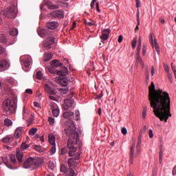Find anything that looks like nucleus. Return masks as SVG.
I'll return each mask as SVG.
<instances>
[{
	"mask_svg": "<svg viewBox=\"0 0 176 176\" xmlns=\"http://www.w3.org/2000/svg\"><path fill=\"white\" fill-rule=\"evenodd\" d=\"M122 41H123V36L120 35L118 39V43H122Z\"/></svg>",
	"mask_w": 176,
	"mask_h": 176,
	"instance_id": "4d7b16f0",
	"label": "nucleus"
},
{
	"mask_svg": "<svg viewBox=\"0 0 176 176\" xmlns=\"http://www.w3.org/2000/svg\"><path fill=\"white\" fill-rule=\"evenodd\" d=\"M4 124H5V126H6L7 127H9V126H12V124H13V122H12L11 120L6 119V120H4Z\"/></svg>",
	"mask_w": 176,
	"mask_h": 176,
	"instance_id": "c85d7f7f",
	"label": "nucleus"
},
{
	"mask_svg": "<svg viewBox=\"0 0 176 176\" xmlns=\"http://www.w3.org/2000/svg\"><path fill=\"white\" fill-rule=\"evenodd\" d=\"M16 156V159H17L18 162L19 163H21V162H23V157L24 156V155L23 154V152L17 151Z\"/></svg>",
	"mask_w": 176,
	"mask_h": 176,
	"instance_id": "b1692460",
	"label": "nucleus"
},
{
	"mask_svg": "<svg viewBox=\"0 0 176 176\" xmlns=\"http://www.w3.org/2000/svg\"><path fill=\"white\" fill-rule=\"evenodd\" d=\"M36 76L37 79H39V80H41V79H42V78H43V74H42V72H41V71L37 72Z\"/></svg>",
	"mask_w": 176,
	"mask_h": 176,
	"instance_id": "4c0bfd02",
	"label": "nucleus"
},
{
	"mask_svg": "<svg viewBox=\"0 0 176 176\" xmlns=\"http://www.w3.org/2000/svg\"><path fill=\"white\" fill-rule=\"evenodd\" d=\"M60 90L62 94H67V93H68V89H60Z\"/></svg>",
	"mask_w": 176,
	"mask_h": 176,
	"instance_id": "6e6d98bb",
	"label": "nucleus"
},
{
	"mask_svg": "<svg viewBox=\"0 0 176 176\" xmlns=\"http://www.w3.org/2000/svg\"><path fill=\"white\" fill-rule=\"evenodd\" d=\"M52 58H53V54L52 53H45L44 54V58H43V61H50V60H52Z\"/></svg>",
	"mask_w": 176,
	"mask_h": 176,
	"instance_id": "5701e85b",
	"label": "nucleus"
},
{
	"mask_svg": "<svg viewBox=\"0 0 176 176\" xmlns=\"http://www.w3.org/2000/svg\"><path fill=\"white\" fill-rule=\"evenodd\" d=\"M167 74V76H168V80L170 83H173V77H172V75H171V73H170V72H168Z\"/></svg>",
	"mask_w": 176,
	"mask_h": 176,
	"instance_id": "37998d69",
	"label": "nucleus"
},
{
	"mask_svg": "<svg viewBox=\"0 0 176 176\" xmlns=\"http://www.w3.org/2000/svg\"><path fill=\"white\" fill-rule=\"evenodd\" d=\"M146 53V47H145V45L143 46V48H142V54L143 56H145Z\"/></svg>",
	"mask_w": 176,
	"mask_h": 176,
	"instance_id": "680f3d73",
	"label": "nucleus"
},
{
	"mask_svg": "<svg viewBox=\"0 0 176 176\" xmlns=\"http://www.w3.org/2000/svg\"><path fill=\"white\" fill-rule=\"evenodd\" d=\"M65 153H67V148H62L60 150V154L61 155H65Z\"/></svg>",
	"mask_w": 176,
	"mask_h": 176,
	"instance_id": "bf43d9fd",
	"label": "nucleus"
},
{
	"mask_svg": "<svg viewBox=\"0 0 176 176\" xmlns=\"http://www.w3.org/2000/svg\"><path fill=\"white\" fill-rule=\"evenodd\" d=\"M164 68L166 73L170 72V68L168 67V65H167L166 64H164Z\"/></svg>",
	"mask_w": 176,
	"mask_h": 176,
	"instance_id": "603ef678",
	"label": "nucleus"
},
{
	"mask_svg": "<svg viewBox=\"0 0 176 176\" xmlns=\"http://www.w3.org/2000/svg\"><path fill=\"white\" fill-rule=\"evenodd\" d=\"M134 148H135V143H133L131 146L130 157H129V162L131 164H133V162L134 161Z\"/></svg>",
	"mask_w": 176,
	"mask_h": 176,
	"instance_id": "a211bd4d",
	"label": "nucleus"
},
{
	"mask_svg": "<svg viewBox=\"0 0 176 176\" xmlns=\"http://www.w3.org/2000/svg\"><path fill=\"white\" fill-rule=\"evenodd\" d=\"M57 75L59 76H65L67 74H68V68L66 67H62L61 70H57L56 72Z\"/></svg>",
	"mask_w": 176,
	"mask_h": 176,
	"instance_id": "6ab92c4d",
	"label": "nucleus"
},
{
	"mask_svg": "<svg viewBox=\"0 0 176 176\" xmlns=\"http://www.w3.org/2000/svg\"><path fill=\"white\" fill-rule=\"evenodd\" d=\"M148 100L153 109L154 115L161 122H167L168 118H171V99L170 95L162 89L155 90V84L151 82L148 87Z\"/></svg>",
	"mask_w": 176,
	"mask_h": 176,
	"instance_id": "f257e3e1",
	"label": "nucleus"
},
{
	"mask_svg": "<svg viewBox=\"0 0 176 176\" xmlns=\"http://www.w3.org/2000/svg\"><path fill=\"white\" fill-rule=\"evenodd\" d=\"M12 140H13V138L6 137L3 138V142H4V144H10V142H12Z\"/></svg>",
	"mask_w": 176,
	"mask_h": 176,
	"instance_id": "c756f323",
	"label": "nucleus"
},
{
	"mask_svg": "<svg viewBox=\"0 0 176 176\" xmlns=\"http://www.w3.org/2000/svg\"><path fill=\"white\" fill-rule=\"evenodd\" d=\"M16 105L14 99L7 98L3 102V109L9 115H13L16 112Z\"/></svg>",
	"mask_w": 176,
	"mask_h": 176,
	"instance_id": "20e7f679",
	"label": "nucleus"
},
{
	"mask_svg": "<svg viewBox=\"0 0 176 176\" xmlns=\"http://www.w3.org/2000/svg\"><path fill=\"white\" fill-rule=\"evenodd\" d=\"M121 133L123 135H126V134H127V129L125 127H123L121 130Z\"/></svg>",
	"mask_w": 176,
	"mask_h": 176,
	"instance_id": "864d4df0",
	"label": "nucleus"
},
{
	"mask_svg": "<svg viewBox=\"0 0 176 176\" xmlns=\"http://www.w3.org/2000/svg\"><path fill=\"white\" fill-rule=\"evenodd\" d=\"M61 80V83H63V86H67L68 85V79L65 78V76H63V78H60Z\"/></svg>",
	"mask_w": 176,
	"mask_h": 176,
	"instance_id": "473e14b6",
	"label": "nucleus"
},
{
	"mask_svg": "<svg viewBox=\"0 0 176 176\" xmlns=\"http://www.w3.org/2000/svg\"><path fill=\"white\" fill-rule=\"evenodd\" d=\"M19 34V32L17 31V29H11L10 30V34L12 35V36H16Z\"/></svg>",
	"mask_w": 176,
	"mask_h": 176,
	"instance_id": "2f4dec72",
	"label": "nucleus"
},
{
	"mask_svg": "<svg viewBox=\"0 0 176 176\" xmlns=\"http://www.w3.org/2000/svg\"><path fill=\"white\" fill-rule=\"evenodd\" d=\"M21 148L23 150H25L27 148H30V144H27L25 142H23L21 144Z\"/></svg>",
	"mask_w": 176,
	"mask_h": 176,
	"instance_id": "a19ab883",
	"label": "nucleus"
},
{
	"mask_svg": "<svg viewBox=\"0 0 176 176\" xmlns=\"http://www.w3.org/2000/svg\"><path fill=\"white\" fill-rule=\"evenodd\" d=\"M25 93H27V94H32V89H28L25 90Z\"/></svg>",
	"mask_w": 176,
	"mask_h": 176,
	"instance_id": "0e129e2a",
	"label": "nucleus"
},
{
	"mask_svg": "<svg viewBox=\"0 0 176 176\" xmlns=\"http://www.w3.org/2000/svg\"><path fill=\"white\" fill-rule=\"evenodd\" d=\"M75 115H76V116H75V120H80V114H79V111H76V113H75Z\"/></svg>",
	"mask_w": 176,
	"mask_h": 176,
	"instance_id": "8fccbe9b",
	"label": "nucleus"
},
{
	"mask_svg": "<svg viewBox=\"0 0 176 176\" xmlns=\"http://www.w3.org/2000/svg\"><path fill=\"white\" fill-rule=\"evenodd\" d=\"M48 122L50 123V124H51L52 126H53V124H54V118L50 117L48 118Z\"/></svg>",
	"mask_w": 176,
	"mask_h": 176,
	"instance_id": "09e8293b",
	"label": "nucleus"
},
{
	"mask_svg": "<svg viewBox=\"0 0 176 176\" xmlns=\"http://www.w3.org/2000/svg\"><path fill=\"white\" fill-rule=\"evenodd\" d=\"M148 135L149 138H153V131H152V129H150L148 131Z\"/></svg>",
	"mask_w": 176,
	"mask_h": 176,
	"instance_id": "5fc2aeb1",
	"label": "nucleus"
},
{
	"mask_svg": "<svg viewBox=\"0 0 176 176\" xmlns=\"http://www.w3.org/2000/svg\"><path fill=\"white\" fill-rule=\"evenodd\" d=\"M38 33L39 36L41 38H46V36H49L50 35L51 32L49 29H38Z\"/></svg>",
	"mask_w": 176,
	"mask_h": 176,
	"instance_id": "9b49d317",
	"label": "nucleus"
},
{
	"mask_svg": "<svg viewBox=\"0 0 176 176\" xmlns=\"http://www.w3.org/2000/svg\"><path fill=\"white\" fill-rule=\"evenodd\" d=\"M0 43H3V45H5V43H6V36H5L4 34L0 36Z\"/></svg>",
	"mask_w": 176,
	"mask_h": 176,
	"instance_id": "72a5a7b5",
	"label": "nucleus"
},
{
	"mask_svg": "<svg viewBox=\"0 0 176 176\" xmlns=\"http://www.w3.org/2000/svg\"><path fill=\"white\" fill-rule=\"evenodd\" d=\"M42 163H43V160H42V158L29 157L23 163V167L24 168H31V170H36V168H39V167L42 166Z\"/></svg>",
	"mask_w": 176,
	"mask_h": 176,
	"instance_id": "7ed1b4c3",
	"label": "nucleus"
},
{
	"mask_svg": "<svg viewBox=\"0 0 176 176\" xmlns=\"http://www.w3.org/2000/svg\"><path fill=\"white\" fill-rule=\"evenodd\" d=\"M48 141L51 145H56V138L53 134H50L48 135Z\"/></svg>",
	"mask_w": 176,
	"mask_h": 176,
	"instance_id": "4be33fe9",
	"label": "nucleus"
},
{
	"mask_svg": "<svg viewBox=\"0 0 176 176\" xmlns=\"http://www.w3.org/2000/svg\"><path fill=\"white\" fill-rule=\"evenodd\" d=\"M136 61L137 63H140L142 67H144V62L142 61V59L141 58V57H140V55L136 56Z\"/></svg>",
	"mask_w": 176,
	"mask_h": 176,
	"instance_id": "e433bc0d",
	"label": "nucleus"
},
{
	"mask_svg": "<svg viewBox=\"0 0 176 176\" xmlns=\"http://www.w3.org/2000/svg\"><path fill=\"white\" fill-rule=\"evenodd\" d=\"M44 87L46 93H47V94L50 95L49 96L50 100H52V101H56V98L54 96H56V90L53 89L52 86H50V85L49 84H45L44 85Z\"/></svg>",
	"mask_w": 176,
	"mask_h": 176,
	"instance_id": "423d86ee",
	"label": "nucleus"
},
{
	"mask_svg": "<svg viewBox=\"0 0 176 176\" xmlns=\"http://www.w3.org/2000/svg\"><path fill=\"white\" fill-rule=\"evenodd\" d=\"M22 113H23V118H27V116H28V113L27 112V110L25 109V107H23Z\"/></svg>",
	"mask_w": 176,
	"mask_h": 176,
	"instance_id": "49530a36",
	"label": "nucleus"
},
{
	"mask_svg": "<svg viewBox=\"0 0 176 176\" xmlns=\"http://www.w3.org/2000/svg\"><path fill=\"white\" fill-rule=\"evenodd\" d=\"M23 131H24V129L21 126H19L16 129L14 134V138H20L21 137V135L23 134Z\"/></svg>",
	"mask_w": 176,
	"mask_h": 176,
	"instance_id": "dca6fc26",
	"label": "nucleus"
},
{
	"mask_svg": "<svg viewBox=\"0 0 176 176\" xmlns=\"http://www.w3.org/2000/svg\"><path fill=\"white\" fill-rule=\"evenodd\" d=\"M52 113L55 118H57L60 115V110L58 109H53Z\"/></svg>",
	"mask_w": 176,
	"mask_h": 176,
	"instance_id": "7c9ffc66",
	"label": "nucleus"
},
{
	"mask_svg": "<svg viewBox=\"0 0 176 176\" xmlns=\"http://www.w3.org/2000/svg\"><path fill=\"white\" fill-rule=\"evenodd\" d=\"M64 102L66 107H68V108H71V107L74 105V100L71 99H65Z\"/></svg>",
	"mask_w": 176,
	"mask_h": 176,
	"instance_id": "a878e982",
	"label": "nucleus"
},
{
	"mask_svg": "<svg viewBox=\"0 0 176 176\" xmlns=\"http://www.w3.org/2000/svg\"><path fill=\"white\" fill-rule=\"evenodd\" d=\"M64 133L67 137L69 138L67 146L69 150V156H74L73 158L74 160H79L80 154L77 153L75 155V153L76 152V147H75V145H77L78 141H79V133L76 132V127H75V122H74V121H69V125L67 129H65Z\"/></svg>",
	"mask_w": 176,
	"mask_h": 176,
	"instance_id": "f03ea898",
	"label": "nucleus"
},
{
	"mask_svg": "<svg viewBox=\"0 0 176 176\" xmlns=\"http://www.w3.org/2000/svg\"><path fill=\"white\" fill-rule=\"evenodd\" d=\"M76 162H75V159L74 158H69L68 160V166L69 168L72 167V166H76Z\"/></svg>",
	"mask_w": 176,
	"mask_h": 176,
	"instance_id": "cd10ccee",
	"label": "nucleus"
},
{
	"mask_svg": "<svg viewBox=\"0 0 176 176\" xmlns=\"http://www.w3.org/2000/svg\"><path fill=\"white\" fill-rule=\"evenodd\" d=\"M137 21H138V25H140V12L137 13Z\"/></svg>",
	"mask_w": 176,
	"mask_h": 176,
	"instance_id": "69168bd1",
	"label": "nucleus"
},
{
	"mask_svg": "<svg viewBox=\"0 0 176 176\" xmlns=\"http://www.w3.org/2000/svg\"><path fill=\"white\" fill-rule=\"evenodd\" d=\"M109 34H111V31L109 29H105L102 31V35L100 36V39L102 41H107L108 38H109Z\"/></svg>",
	"mask_w": 176,
	"mask_h": 176,
	"instance_id": "4468645a",
	"label": "nucleus"
},
{
	"mask_svg": "<svg viewBox=\"0 0 176 176\" xmlns=\"http://www.w3.org/2000/svg\"><path fill=\"white\" fill-rule=\"evenodd\" d=\"M96 2H97V0H92V1L91 2V9H94V5H95Z\"/></svg>",
	"mask_w": 176,
	"mask_h": 176,
	"instance_id": "13d9d810",
	"label": "nucleus"
},
{
	"mask_svg": "<svg viewBox=\"0 0 176 176\" xmlns=\"http://www.w3.org/2000/svg\"><path fill=\"white\" fill-rule=\"evenodd\" d=\"M146 131V125H144L143 128L140 129L139 135H140V137H142V135L145 134Z\"/></svg>",
	"mask_w": 176,
	"mask_h": 176,
	"instance_id": "c9c22d12",
	"label": "nucleus"
},
{
	"mask_svg": "<svg viewBox=\"0 0 176 176\" xmlns=\"http://www.w3.org/2000/svg\"><path fill=\"white\" fill-rule=\"evenodd\" d=\"M54 43V37H49L45 40V42L43 43V47L46 50H50L52 49V45Z\"/></svg>",
	"mask_w": 176,
	"mask_h": 176,
	"instance_id": "6e6552de",
	"label": "nucleus"
},
{
	"mask_svg": "<svg viewBox=\"0 0 176 176\" xmlns=\"http://www.w3.org/2000/svg\"><path fill=\"white\" fill-rule=\"evenodd\" d=\"M14 9L15 8L13 6L7 8L1 12V14H3V16L7 17V19H14V17H16Z\"/></svg>",
	"mask_w": 176,
	"mask_h": 176,
	"instance_id": "39448f33",
	"label": "nucleus"
},
{
	"mask_svg": "<svg viewBox=\"0 0 176 176\" xmlns=\"http://www.w3.org/2000/svg\"><path fill=\"white\" fill-rule=\"evenodd\" d=\"M84 24L88 27H91L93 25L94 27H97V23H96V21H92V22H89L87 20H84Z\"/></svg>",
	"mask_w": 176,
	"mask_h": 176,
	"instance_id": "bb28decb",
	"label": "nucleus"
},
{
	"mask_svg": "<svg viewBox=\"0 0 176 176\" xmlns=\"http://www.w3.org/2000/svg\"><path fill=\"white\" fill-rule=\"evenodd\" d=\"M10 159L11 160V162H12V165L10 164V163H9V162H5V164L8 168H10L11 170H13V168H14V167H13V166H14L16 163V156L13 154H10Z\"/></svg>",
	"mask_w": 176,
	"mask_h": 176,
	"instance_id": "1a4fd4ad",
	"label": "nucleus"
},
{
	"mask_svg": "<svg viewBox=\"0 0 176 176\" xmlns=\"http://www.w3.org/2000/svg\"><path fill=\"white\" fill-rule=\"evenodd\" d=\"M45 5L47 6L48 9H58V6L57 5H53L50 1H48L47 0L44 1Z\"/></svg>",
	"mask_w": 176,
	"mask_h": 176,
	"instance_id": "aec40b11",
	"label": "nucleus"
},
{
	"mask_svg": "<svg viewBox=\"0 0 176 176\" xmlns=\"http://www.w3.org/2000/svg\"><path fill=\"white\" fill-rule=\"evenodd\" d=\"M149 40L153 49H155V51L159 54L160 53V49H159V45L157 44V41H156V39H155V41H153V36L152 34H151Z\"/></svg>",
	"mask_w": 176,
	"mask_h": 176,
	"instance_id": "9d476101",
	"label": "nucleus"
},
{
	"mask_svg": "<svg viewBox=\"0 0 176 176\" xmlns=\"http://www.w3.org/2000/svg\"><path fill=\"white\" fill-rule=\"evenodd\" d=\"M146 107H143V111H142V118L145 119L146 118Z\"/></svg>",
	"mask_w": 176,
	"mask_h": 176,
	"instance_id": "79ce46f5",
	"label": "nucleus"
},
{
	"mask_svg": "<svg viewBox=\"0 0 176 176\" xmlns=\"http://www.w3.org/2000/svg\"><path fill=\"white\" fill-rule=\"evenodd\" d=\"M67 168L65 167V165L62 164L60 166V171L61 173H65L67 171Z\"/></svg>",
	"mask_w": 176,
	"mask_h": 176,
	"instance_id": "c03bdc74",
	"label": "nucleus"
},
{
	"mask_svg": "<svg viewBox=\"0 0 176 176\" xmlns=\"http://www.w3.org/2000/svg\"><path fill=\"white\" fill-rule=\"evenodd\" d=\"M133 49H135L137 46V37L134 38L131 43Z\"/></svg>",
	"mask_w": 176,
	"mask_h": 176,
	"instance_id": "58836bf2",
	"label": "nucleus"
},
{
	"mask_svg": "<svg viewBox=\"0 0 176 176\" xmlns=\"http://www.w3.org/2000/svg\"><path fill=\"white\" fill-rule=\"evenodd\" d=\"M46 27L48 30H56L58 27V23L56 21L48 22L46 24Z\"/></svg>",
	"mask_w": 176,
	"mask_h": 176,
	"instance_id": "f3484780",
	"label": "nucleus"
},
{
	"mask_svg": "<svg viewBox=\"0 0 176 176\" xmlns=\"http://www.w3.org/2000/svg\"><path fill=\"white\" fill-rule=\"evenodd\" d=\"M9 67V62H8L6 60H0V72H3V71H6V69H8Z\"/></svg>",
	"mask_w": 176,
	"mask_h": 176,
	"instance_id": "f8f14e48",
	"label": "nucleus"
},
{
	"mask_svg": "<svg viewBox=\"0 0 176 176\" xmlns=\"http://www.w3.org/2000/svg\"><path fill=\"white\" fill-rule=\"evenodd\" d=\"M36 131H38V129H36V128H32L29 131V134H30V135H35V133H36Z\"/></svg>",
	"mask_w": 176,
	"mask_h": 176,
	"instance_id": "f704fd0d",
	"label": "nucleus"
},
{
	"mask_svg": "<svg viewBox=\"0 0 176 176\" xmlns=\"http://www.w3.org/2000/svg\"><path fill=\"white\" fill-rule=\"evenodd\" d=\"M63 117L65 118V119H72V118H74V112L72 111L63 112Z\"/></svg>",
	"mask_w": 176,
	"mask_h": 176,
	"instance_id": "412c9836",
	"label": "nucleus"
},
{
	"mask_svg": "<svg viewBox=\"0 0 176 176\" xmlns=\"http://www.w3.org/2000/svg\"><path fill=\"white\" fill-rule=\"evenodd\" d=\"M21 63L25 68H28L31 65V58L22 56L21 57Z\"/></svg>",
	"mask_w": 176,
	"mask_h": 176,
	"instance_id": "ddd939ff",
	"label": "nucleus"
},
{
	"mask_svg": "<svg viewBox=\"0 0 176 176\" xmlns=\"http://www.w3.org/2000/svg\"><path fill=\"white\" fill-rule=\"evenodd\" d=\"M34 149L35 151H37V152H40V153L43 152V151L42 150V146H41L35 145Z\"/></svg>",
	"mask_w": 176,
	"mask_h": 176,
	"instance_id": "ea45409f",
	"label": "nucleus"
},
{
	"mask_svg": "<svg viewBox=\"0 0 176 176\" xmlns=\"http://www.w3.org/2000/svg\"><path fill=\"white\" fill-rule=\"evenodd\" d=\"M173 175H175L176 174V166H175L172 171Z\"/></svg>",
	"mask_w": 176,
	"mask_h": 176,
	"instance_id": "774afa93",
	"label": "nucleus"
},
{
	"mask_svg": "<svg viewBox=\"0 0 176 176\" xmlns=\"http://www.w3.org/2000/svg\"><path fill=\"white\" fill-rule=\"evenodd\" d=\"M50 152L52 155H54V153H56V145H52V147L50 148Z\"/></svg>",
	"mask_w": 176,
	"mask_h": 176,
	"instance_id": "de8ad7c7",
	"label": "nucleus"
},
{
	"mask_svg": "<svg viewBox=\"0 0 176 176\" xmlns=\"http://www.w3.org/2000/svg\"><path fill=\"white\" fill-rule=\"evenodd\" d=\"M6 50L5 48H3V47H0V56L1 54H3V53H5Z\"/></svg>",
	"mask_w": 176,
	"mask_h": 176,
	"instance_id": "052dcab7",
	"label": "nucleus"
},
{
	"mask_svg": "<svg viewBox=\"0 0 176 176\" xmlns=\"http://www.w3.org/2000/svg\"><path fill=\"white\" fill-rule=\"evenodd\" d=\"M96 10H97V12H98L100 13V12H101V10H100V6H99V4H98V2H97V3H96Z\"/></svg>",
	"mask_w": 176,
	"mask_h": 176,
	"instance_id": "e2e57ef3",
	"label": "nucleus"
},
{
	"mask_svg": "<svg viewBox=\"0 0 176 176\" xmlns=\"http://www.w3.org/2000/svg\"><path fill=\"white\" fill-rule=\"evenodd\" d=\"M140 53H141V45H138L136 56H140Z\"/></svg>",
	"mask_w": 176,
	"mask_h": 176,
	"instance_id": "3c124183",
	"label": "nucleus"
},
{
	"mask_svg": "<svg viewBox=\"0 0 176 176\" xmlns=\"http://www.w3.org/2000/svg\"><path fill=\"white\" fill-rule=\"evenodd\" d=\"M140 5H141V1L140 0H136V8H140Z\"/></svg>",
	"mask_w": 176,
	"mask_h": 176,
	"instance_id": "338daca9",
	"label": "nucleus"
},
{
	"mask_svg": "<svg viewBox=\"0 0 176 176\" xmlns=\"http://www.w3.org/2000/svg\"><path fill=\"white\" fill-rule=\"evenodd\" d=\"M159 157H160V162L162 163V160L163 159V151H162V149L160 150Z\"/></svg>",
	"mask_w": 176,
	"mask_h": 176,
	"instance_id": "a18cd8bd",
	"label": "nucleus"
},
{
	"mask_svg": "<svg viewBox=\"0 0 176 176\" xmlns=\"http://www.w3.org/2000/svg\"><path fill=\"white\" fill-rule=\"evenodd\" d=\"M51 16L54 17V19H63L64 17V12L60 10L54 11L51 13Z\"/></svg>",
	"mask_w": 176,
	"mask_h": 176,
	"instance_id": "2eb2a0df",
	"label": "nucleus"
},
{
	"mask_svg": "<svg viewBox=\"0 0 176 176\" xmlns=\"http://www.w3.org/2000/svg\"><path fill=\"white\" fill-rule=\"evenodd\" d=\"M50 65L52 68L48 69L49 72H50L51 74H56V72H54V71L53 70V68L61 67V65H63V63H61L58 60L55 59L50 63Z\"/></svg>",
	"mask_w": 176,
	"mask_h": 176,
	"instance_id": "0eeeda50",
	"label": "nucleus"
},
{
	"mask_svg": "<svg viewBox=\"0 0 176 176\" xmlns=\"http://www.w3.org/2000/svg\"><path fill=\"white\" fill-rule=\"evenodd\" d=\"M141 135H139L138 138V142H137V145H136V149H137V152L138 153H140V152H141Z\"/></svg>",
	"mask_w": 176,
	"mask_h": 176,
	"instance_id": "393cba45",
	"label": "nucleus"
}]
</instances>
